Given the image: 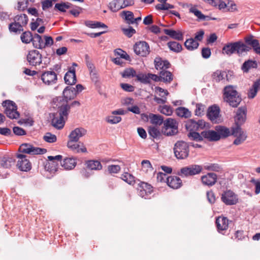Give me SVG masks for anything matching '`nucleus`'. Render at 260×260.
Wrapping results in <instances>:
<instances>
[{"mask_svg":"<svg viewBox=\"0 0 260 260\" xmlns=\"http://www.w3.org/2000/svg\"><path fill=\"white\" fill-rule=\"evenodd\" d=\"M70 112V106H69V104H67V103L66 104H63L60 106L58 107V115L63 117V118H67Z\"/></svg>","mask_w":260,"mask_h":260,"instance_id":"4c0bfd02","label":"nucleus"},{"mask_svg":"<svg viewBox=\"0 0 260 260\" xmlns=\"http://www.w3.org/2000/svg\"><path fill=\"white\" fill-rule=\"evenodd\" d=\"M168 185L173 189H178L182 185L181 179L176 176H170L167 178Z\"/></svg>","mask_w":260,"mask_h":260,"instance_id":"4be33fe9","label":"nucleus"},{"mask_svg":"<svg viewBox=\"0 0 260 260\" xmlns=\"http://www.w3.org/2000/svg\"><path fill=\"white\" fill-rule=\"evenodd\" d=\"M78 141H73L72 140H70L68 141L67 143V146L69 148L71 149L72 151L79 153L81 152H87V149L84 146L83 144L82 143L79 142V143L81 144L82 147L80 148V145L79 144H77Z\"/></svg>","mask_w":260,"mask_h":260,"instance_id":"5701e85b","label":"nucleus"},{"mask_svg":"<svg viewBox=\"0 0 260 260\" xmlns=\"http://www.w3.org/2000/svg\"><path fill=\"white\" fill-rule=\"evenodd\" d=\"M219 9L225 12H234L237 10L236 4L231 0H228L226 3L222 1L219 5Z\"/></svg>","mask_w":260,"mask_h":260,"instance_id":"a878e982","label":"nucleus"},{"mask_svg":"<svg viewBox=\"0 0 260 260\" xmlns=\"http://www.w3.org/2000/svg\"><path fill=\"white\" fill-rule=\"evenodd\" d=\"M176 113L178 116L181 117L187 118L191 116V112L188 109L183 107L177 108L176 110Z\"/></svg>","mask_w":260,"mask_h":260,"instance_id":"a19ab883","label":"nucleus"},{"mask_svg":"<svg viewBox=\"0 0 260 260\" xmlns=\"http://www.w3.org/2000/svg\"><path fill=\"white\" fill-rule=\"evenodd\" d=\"M155 67L157 70H160L163 69H169L171 64L167 60H162L160 57H157L155 58L154 61Z\"/></svg>","mask_w":260,"mask_h":260,"instance_id":"c85d7f7f","label":"nucleus"},{"mask_svg":"<svg viewBox=\"0 0 260 260\" xmlns=\"http://www.w3.org/2000/svg\"><path fill=\"white\" fill-rule=\"evenodd\" d=\"M62 156L61 155H57L55 156H49L48 159L49 161L46 163L45 168L50 172L53 173L56 172L58 169V161L61 163Z\"/></svg>","mask_w":260,"mask_h":260,"instance_id":"ddd939ff","label":"nucleus"},{"mask_svg":"<svg viewBox=\"0 0 260 260\" xmlns=\"http://www.w3.org/2000/svg\"><path fill=\"white\" fill-rule=\"evenodd\" d=\"M121 16L124 19L126 23L128 24H134V13L129 11H123L121 13Z\"/></svg>","mask_w":260,"mask_h":260,"instance_id":"58836bf2","label":"nucleus"},{"mask_svg":"<svg viewBox=\"0 0 260 260\" xmlns=\"http://www.w3.org/2000/svg\"><path fill=\"white\" fill-rule=\"evenodd\" d=\"M260 89V78L254 82L252 87L249 89L248 92V98L253 99L256 95L258 90Z\"/></svg>","mask_w":260,"mask_h":260,"instance_id":"2f4dec72","label":"nucleus"},{"mask_svg":"<svg viewBox=\"0 0 260 260\" xmlns=\"http://www.w3.org/2000/svg\"><path fill=\"white\" fill-rule=\"evenodd\" d=\"M186 129L188 131H198L197 121L193 119L188 120L185 125Z\"/></svg>","mask_w":260,"mask_h":260,"instance_id":"3c124183","label":"nucleus"},{"mask_svg":"<svg viewBox=\"0 0 260 260\" xmlns=\"http://www.w3.org/2000/svg\"><path fill=\"white\" fill-rule=\"evenodd\" d=\"M136 71L132 68H127L121 73V76L123 78L134 77H136Z\"/></svg>","mask_w":260,"mask_h":260,"instance_id":"864d4df0","label":"nucleus"},{"mask_svg":"<svg viewBox=\"0 0 260 260\" xmlns=\"http://www.w3.org/2000/svg\"><path fill=\"white\" fill-rule=\"evenodd\" d=\"M254 37L250 35L245 37L244 39L246 45L250 46L253 49V51L257 54L260 55V45L258 40L255 39Z\"/></svg>","mask_w":260,"mask_h":260,"instance_id":"2eb2a0df","label":"nucleus"},{"mask_svg":"<svg viewBox=\"0 0 260 260\" xmlns=\"http://www.w3.org/2000/svg\"><path fill=\"white\" fill-rule=\"evenodd\" d=\"M41 79L46 84L55 83L57 80V74L53 71L45 72L42 74Z\"/></svg>","mask_w":260,"mask_h":260,"instance_id":"a211bd4d","label":"nucleus"},{"mask_svg":"<svg viewBox=\"0 0 260 260\" xmlns=\"http://www.w3.org/2000/svg\"><path fill=\"white\" fill-rule=\"evenodd\" d=\"M135 53L141 57H146L150 52V49L148 43L145 41H139L134 46Z\"/></svg>","mask_w":260,"mask_h":260,"instance_id":"9d476101","label":"nucleus"},{"mask_svg":"<svg viewBox=\"0 0 260 260\" xmlns=\"http://www.w3.org/2000/svg\"><path fill=\"white\" fill-rule=\"evenodd\" d=\"M172 74L167 71L162 70L160 72V81L165 83H170L173 80Z\"/></svg>","mask_w":260,"mask_h":260,"instance_id":"37998d69","label":"nucleus"},{"mask_svg":"<svg viewBox=\"0 0 260 260\" xmlns=\"http://www.w3.org/2000/svg\"><path fill=\"white\" fill-rule=\"evenodd\" d=\"M163 31L166 35L173 39L178 41H182L183 39V34L180 31H176L172 29H164Z\"/></svg>","mask_w":260,"mask_h":260,"instance_id":"7c9ffc66","label":"nucleus"},{"mask_svg":"<svg viewBox=\"0 0 260 260\" xmlns=\"http://www.w3.org/2000/svg\"><path fill=\"white\" fill-rule=\"evenodd\" d=\"M10 32L14 35H20L23 31L24 29L21 25H18L16 22H12L9 24Z\"/></svg>","mask_w":260,"mask_h":260,"instance_id":"f704fd0d","label":"nucleus"},{"mask_svg":"<svg viewBox=\"0 0 260 260\" xmlns=\"http://www.w3.org/2000/svg\"><path fill=\"white\" fill-rule=\"evenodd\" d=\"M75 92V88L71 86H67L64 89L62 94L66 103H68L69 101L74 99L77 96V95Z\"/></svg>","mask_w":260,"mask_h":260,"instance_id":"b1692460","label":"nucleus"},{"mask_svg":"<svg viewBox=\"0 0 260 260\" xmlns=\"http://www.w3.org/2000/svg\"><path fill=\"white\" fill-rule=\"evenodd\" d=\"M257 63L255 60L248 59L245 61L241 67V69L244 73H248L251 69H256Z\"/></svg>","mask_w":260,"mask_h":260,"instance_id":"473e14b6","label":"nucleus"},{"mask_svg":"<svg viewBox=\"0 0 260 260\" xmlns=\"http://www.w3.org/2000/svg\"><path fill=\"white\" fill-rule=\"evenodd\" d=\"M16 157L18 159L17 167L20 171L27 172L31 170V164L26 158V155L22 154H17Z\"/></svg>","mask_w":260,"mask_h":260,"instance_id":"f8f14e48","label":"nucleus"},{"mask_svg":"<svg viewBox=\"0 0 260 260\" xmlns=\"http://www.w3.org/2000/svg\"><path fill=\"white\" fill-rule=\"evenodd\" d=\"M204 168L205 170L210 171L219 172L222 170L221 167L217 164H210L204 166Z\"/></svg>","mask_w":260,"mask_h":260,"instance_id":"6e6d98bb","label":"nucleus"},{"mask_svg":"<svg viewBox=\"0 0 260 260\" xmlns=\"http://www.w3.org/2000/svg\"><path fill=\"white\" fill-rule=\"evenodd\" d=\"M251 48L246 45V43L241 41L228 43L224 45L222 49V53L229 56L236 53L238 56H241L244 53L249 52Z\"/></svg>","mask_w":260,"mask_h":260,"instance_id":"f257e3e1","label":"nucleus"},{"mask_svg":"<svg viewBox=\"0 0 260 260\" xmlns=\"http://www.w3.org/2000/svg\"><path fill=\"white\" fill-rule=\"evenodd\" d=\"M114 53L115 55L120 56V58L125 59L126 60H131L129 55H128L125 51L120 48L115 49L114 50Z\"/></svg>","mask_w":260,"mask_h":260,"instance_id":"052dcab7","label":"nucleus"},{"mask_svg":"<svg viewBox=\"0 0 260 260\" xmlns=\"http://www.w3.org/2000/svg\"><path fill=\"white\" fill-rule=\"evenodd\" d=\"M173 151L177 159H185L189 155V144L184 141H178L174 144Z\"/></svg>","mask_w":260,"mask_h":260,"instance_id":"7ed1b4c3","label":"nucleus"},{"mask_svg":"<svg viewBox=\"0 0 260 260\" xmlns=\"http://www.w3.org/2000/svg\"><path fill=\"white\" fill-rule=\"evenodd\" d=\"M155 8L157 10H168L170 9L174 8V6L169 3H166L164 4H158L155 6Z\"/></svg>","mask_w":260,"mask_h":260,"instance_id":"338daca9","label":"nucleus"},{"mask_svg":"<svg viewBox=\"0 0 260 260\" xmlns=\"http://www.w3.org/2000/svg\"><path fill=\"white\" fill-rule=\"evenodd\" d=\"M205 107V106L201 103L197 104L196 109L194 111L195 115L198 116H202L203 115Z\"/></svg>","mask_w":260,"mask_h":260,"instance_id":"680f3d73","label":"nucleus"},{"mask_svg":"<svg viewBox=\"0 0 260 260\" xmlns=\"http://www.w3.org/2000/svg\"><path fill=\"white\" fill-rule=\"evenodd\" d=\"M220 110L218 106L213 105L209 107L207 116L212 122L216 123L219 117Z\"/></svg>","mask_w":260,"mask_h":260,"instance_id":"412c9836","label":"nucleus"},{"mask_svg":"<svg viewBox=\"0 0 260 260\" xmlns=\"http://www.w3.org/2000/svg\"><path fill=\"white\" fill-rule=\"evenodd\" d=\"M57 113L52 114V118L51 120L52 125L55 128L60 129L63 128L64 125V118L59 115L56 116Z\"/></svg>","mask_w":260,"mask_h":260,"instance_id":"bb28decb","label":"nucleus"},{"mask_svg":"<svg viewBox=\"0 0 260 260\" xmlns=\"http://www.w3.org/2000/svg\"><path fill=\"white\" fill-rule=\"evenodd\" d=\"M42 54L36 50L30 51L27 55V60L30 66H36L42 63Z\"/></svg>","mask_w":260,"mask_h":260,"instance_id":"4468645a","label":"nucleus"},{"mask_svg":"<svg viewBox=\"0 0 260 260\" xmlns=\"http://www.w3.org/2000/svg\"><path fill=\"white\" fill-rule=\"evenodd\" d=\"M225 75L227 78V80H228V75L225 72L217 70L213 73L212 78L213 79L216 81L217 82H219L224 78Z\"/></svg>","mask_w":260,"mask_h":260,"instance_id":"09e8293b","label":"nucleus"},{"mask_svg":"<svg viewBox=\"0 0 260 260\" xmlns=\"http://www.w3.org/2000/svg\"><path fill=\"white\" fill-rule=\"evenodd\" d=\"M43 139L48 143H54L57 141L56 136L50 133H46V135L43 137Z\"/></svg>","mask_w":260,"mask_h":260,"instance_id":"774afa93","label":"nucleus"},{"mask_svg":"<svg viewBox=\"0 0 260 260\" xmlns=\"http://www.w3.org/2000/svg\"><path fill=\"white\" fill-rule=\"evenodd\" d=\"M20 39L22 43L28 44L32 41L33 36L30 31H25L22 32Z\"/></svg>","mask_w":260,"mask_h":260,"instance_id":"de8ad7c7","label":"nucleus"},{"mask_svg":"<svg viewBox=\"0 0 260 260\" xmlns=\"http://www.w3.org/2000/svg\"><path fill=\"white\" fill-rule=\"evenodd\" d=\"M87 168L90 170H100L102 165L100 161L95 160H89L86 161Z\"/></svg>","mask_w":260,"mask_h":260,"instance_id":"e433bc0d","label":"nucleus"},{"mask_svg":"<svg viewBox=\"0 0 260 260\" xmlns=\"http://www.w3.org/2000/svg\"><path fill=\"white\" fill-rule=\"evenodd\" d=\"M201 182L204 185L212 186L217 180V175L214 173H208L201 178Z\"/></svg>","mask_w":260,"mask_h":260,"instance_id":"f3484780","label":"nucleus"},{"mask_svg":"<svg viewBox=\"0 0 260 260\" xmlns=\"http://www.w3.org/2000/svg\"><path fill=\"white\" fill-rule=\"evenodd\" d=\"M178 123L175 119L169 118L164 122L163 127L178 130Z\"/></svg>","mask_w":260,"mask_h":260,"instance_id":"79ce46f5","label":"nucleus"},{"mask_svg":"<svg viewBox=\"0 0 260 260\" xmlns=\"http://www.w3.org/2000/svg\"><path fill=\"white\" fill-rule=\"evenodd\" d=\"M85 24L86 26L92 28L99 27L107 28L108 27L105 24L99 21L88 20L85 22Z\"/></svg>","mask_w":260,"mask_h":260,"instance_id":"a18cd8bd","label":"nucleus"},{"mask_svg":"<svg viewBox=\"0 0 260 260\" xmlns=\"http://www.w3.org/2000/svg\"><path fill=\"white\" fill-rule=\"evenodd\" d=\"M247 109L245 106L239 107L235 112L234 121L235 126L241 127L246 121L247 119Z\"/></svg>","mask_w":260,"mask_h":260,"instance_id":"6e6552de","label":"nucleus"},{"mask_svg":"<svg viewBox=\"0 0 260 260\" xmlns=\"http://www.w3.org/2000/svg\"><path fill=\"white\" fill-rule=\"evenodd\" d=\"M136 77L137 80L140 81L141 83L146 84L150 83V81H149V73L145 74L142 73H139L137 74Z\"/></svg>","mask_w":260,"mask_h":260,"instance_id":"5fc2aeb1","label":"nucleus"},{"mask_svg":"<svg viewBox=\"0 0 260 260\" xmlns=\"http://www.w3.org/2000/svg\"><path fill=\"white\" fill-rule=\"evenodd\" d=\"M87 131L85 128L83 127H78L71 132L69 136V138L70 140L78 141L80 138L85 135Z\"/></svg>","mask_w":260,"mask_h":260,"instance_id":"393cba45","label":"nucleus"},{"mask_svg":"<svg viewBox=\"0 0 260 260\" xmlns=\"http://www.w3.org/2000/svg\"><path fill=\"white\" fill-rule=\"evenodd\" d=\"M139 186L143 189L147 193L151 194L153 191V187L147 183L142 182L139 184Z\"/></svg>","mask_w":260,"mask_h":260,"instance_id":"69168bd1","label":"nucleus"},{"mask_svg":"<svg viewBox=\"0 0 260 260\" xmlns=\"http://www.w3.org/2000/svg\"><path fill=\"white\" fill-rule=\"evenodd\" d=\"M13 20L14 22H16L18 25H21L23 28L27 25L28 21V17L25 14L16 15L14 17Z\"/></svg>","mask_w":260,"mask_h":260,"instance_id":"72a5a7b5","label":"nucleus"},{"mask_svg":"<svg viewBox=\"0 0 260 260\" xmlns=\"http://www.w3.org/2000/svg\"><path fill=\"white\" fill-rule=\"evenodd\" d=\"M141 165L142 171L146 173H147L148 172H151L153 170L150 161L148 160H143L141 162Z\"/></svg>","mask_w":260,"mask_h":260,"instance_id":"13d9d810","label":"nucleus"},{"mask_svg":"<svg viewBox=\"0 0 260 260\" xmlns=\"http://www.w3.org/2000/svg\"><path fill=\"white\" fill-rule=\"evenodd\" d=\"M121 178L130 185H133L135 182V177L131 174L127 172L122 174Z\"/></svg>","mask_w":260,"mask_h":260,"instance_id":"4d7b16f0","label":"nucleus"},{"mask_svg":"<svg viewBox=\"0 0 260 260\" xmlns=\"http://www.w3.org/2000/svg\"><path fill=\"white\" fill-rule=\"evenodd\" d=\"M134 0H113L109 4V8L113 12H116L120 9L134 5Z\"/></svg>","mask_w":260,"mask_h":260,"instance_id":"0eeeda50","label":"nucleus"},{"mask_svg":"<svg viewBox=\"0 0 260 260\" xmlns=\"http://www.w3.org/2000/svg\"><path fill=\"white\" fill-rule=\"evenodd\" d=\"M75 69L73 67H70L69 71L64 75V80L65 83L69 85L75 84L77 82Z\"/></svg>","mask_w":260,"mask_h":260,"instance_id":"aec40b11","label":"nucleus"},{"mask_svg":"<svg viewBox=\"0 0 260 260\" xmlns=\"http://www.w3.org/2000/svg\"><path fill=\"white\" fill-rule=\"evenodd\" d=\"M162 133L167 136H171L176 135L178 131L172 129L171 128L162 127L161 130Z\"/></svg>","mask_w":260,"mask_h":260,"instance_id":"0e129e2a","label":"nucleus"},{"mask_svg":"<svg viewBox=\"0 0 260 260\" xmlns=\"http://www.w3.org/2000/svg\"><path fill=\"white\" fill-rule=\"evenodd\" d=\"M31 42L35 48L37 49L43 48L44 41L39 34H35L34 35Z\"/></svg>","mask_w":260,"mask_h":260,"instance_id":"c9c22d12","label":"nucleus"},{"mask_svg":"<svg viewBox=\"0 0 260 260\" xmlns=\"http://www.w3.org/2000/svg\"><path fill=\"white\" fill-rule=\"evenodd\" d=\"M229 220L227 217L220 216L216 218L215 223L217 231L223 234V232L228 230L229 224Z\"/></svg>","mask_w":260,"mask_h":260,"instance_id":"dca6fc26","label":"nucleus"},{"mask_svg":"<svg viewBox=\"0 0 260 260\" xmlns=\"http://www.w3.org/2000/svg\"><path fill=\"white\" fill-rule=\"evenodd\" d=\"M160 112L166 115H171L173 113L172 108L170 106L164 105L159 107Z\"/></svg>","mask_w":260,"mask_h":260,"instance_id":"e2e57ef3","label":"nucleus"},{"mask_svg":"<svg viewBox=\"0 0 260 260\" xmlns=\"http://www.w3.org/2000/svg\"><path fill=\"white\" fill-rule=\"evenodd\" d=\"M77 165L76 159L74 157H66L63 161H61V165L66 170H72Z\"/></svg>","mask_w":260,"mask_h":260,"instance_id":"cd10ccee","label":"nucleus"},{"mask_svg":"<svg viewBox=\"0 0 260 260\" xmlns=\"http://www.w3.org/2000/svg\"><path fill=\"white\" fill-rule=\"evenodd\" d=\"M232 135L236 138L233 142V144L235 145L242 144L247 138L246 133L241 127H232Z\"/></svg>","mask_w":260,"mask_h":260,"instance_id":"9b49d317","label":"nucleus"},{"mask_svg":"<svg viewBox=\"0 0 260 260\" xmlns=\"http://www.w3.org/2000/svg\"><path fill=\"white\" fill-rule=\"evenodd\" d=\"M216 134H217V141L220 139H224L232 135V129L228 128L223 125H217L215 127Z\"/></svg>","mask_w":260,"mask_h":260,"instance_id":"6ab92c4d","label":"nucleus"},{"mask_svg":"<svg viewBox=\"0 0 260 260\" xmlns=\"http://www.w3.org/2000/svg\"><path fill=\"white\" fill-rule=\"evenodd\" d=\"M203 170V167L202 166L193 164L182 168L178 174L180 176L183 175L185 177L192 176L200 174Z\"/></svg>","mask_w":260,"mask_h":260,"instance_id":"39448f33","label":"nucleus"},{"mask_svg":"<svg viewBox=\"0 0 260 260\" xmlns=\"http://www.w3.org/2000/svg\"><path fill=\"white\" fill-rule=\"evenodd\" d=\"M216 133V130L204 131L202 132L203 140L205 139L210 142L217 141V134Z\"/></svg>","mask_w":260,"mask_h":260,"instance_id":"c756f323","label":"nucleus"},{"mask_svg":"<svg viewBox=\"0 0 260 260\" xmlns=\"http://www.w3.org/2000/svg\"><path fill=\"white\" fill-rule=\"evenodd\" d=\"M221 200L226 205H236L238 203V195L233 191L229 189L224 191L221 196Z\"/></svg>","mask_w":260,"mask_h":260,"instance_id":"1a4fd4ad","label":"nucleus"},{"mask_svg":"<svg viewBox=\"0 0 260 260\" xmlns=\"http://www.w3.org/2000/svg\"><path fill=\"white\" fill-rule=\"evenodd\" d=\"M148 131L149 135L153 138H159L161 135L158 128L155 126H149Z\"/></svg>","mask_w":260,"mask_h":260,"instance_id":"603ef678","label":"nucleus"},{"mask_svg":"<svg viewBox=\"0 0 260 260\" xmlns=\"http://www.w3.org/2000/svg\"><path fill=\"white\" fill-rule=\"evenodd\" d=\"M19 151L23 153L32 155L43 154L47 152V149L34 147L29 143H23L20 146Z\"/></svg>","mask_w":260,"mask_h":260,"instance_id":"423d86ee","label":"nucleus"},{"mask_svg":"<svg viewBox=\"0 0 260 260\" xmlns=\"http://www.w3.org/2000/svg\"><path fill=\"white\" fill-rule=\"evenodd\" d=\"M151 123L160 125L164 123V119L162 116L154 114H150L149 116Z\"/></svg>","mask_w":260,"mask_h":260,"instance_id":"49530a36","label":"nucleus"},{"mask_svg":"<svg viewBox=\"0 0 260 260\" xmlns=\"http://www.w3.org/2000/svg\"><path fill=\"white\" fill-rule=\"evenodd\" d=\"M199 45V43L196 41L193 38L187 39L184 43L185 47L189 51H192L197 49Z\"/></svg>","mask_w":260,"mask_h":260,"instance_id":"ea45409f","label":"nucleus"},{"mask_svg":"<svg viewBox=\"0 0 260 260\" xmlns=\"http://www.w3.org/2000/svg\"><path fill=\"white\" fill-rule=\"evenodd\" d=\"M189 11L194 14L199 19L204 20H208L209 16H205L202 13V12L195 8H191L189 9Z\"/></svg>","mask_w":260,"mask_h":260,"instance_id":"bf43d9fd","label":"nucleus"},{"mask_svg":"<svg viewBox=\"0 0 260 260\" xmlns=\"http://www.w3.org/2000/svg\"><path fill=\"white\" fill-rule=\"evenodd\" d=\"M223 99L224 102L233 108L238 107L242 101L241 94L232 85L224 87L223 90Z\"/></svg>","mask_w":260,"mask_h":260,"instance_id":"f03ea898","label":"nucleus"},{"mask_svg":"<svg viewBox=\"0 0 260 260\" xmlns=\"http://www.w3.org/2000/svg\"><path fill=\"white\" fill-rule=\"evenodd\" d=\"M193 131H190L189 133L187 134V137L190 139L191 140L196 141L197 142H201L203 141V136L202 135V132L201 134Z\"/></svg>","mask_w":260,"mask_h":260,"instance_id":"8fccbe9b","label":"nucleus"},{"mask_svg":"<svg viewBox=\"0 0 260 260\" xmlns=\"http://www.w3.org/2000/svg\"><path fill=\"white\" fill-rule=\"evenodd\" d=\"M167 45L171 51L176 53H179L182 50V45L179 43L175 41L169 42Z\"/></svg>","mask_w":260,"mask_h":260,"instance_id":"c03bdc74","label":"nucleus"},{"mask_svg":"<svg viewBox=\"0 0 260 260\" xmlns=\"http://www.w3.org/2000/svg\"><path fill=\"white\" fill-rule=\"evenodd\" d=\"M4 107H6L5 113L10 119H17L20 116V114L17 111V106L13 101L6 100L2 103Z\"/></svg>","mask_w":260,"mask_h":260,"instance_id":"20e7f679","label":"nucleus"}]
</instances>
